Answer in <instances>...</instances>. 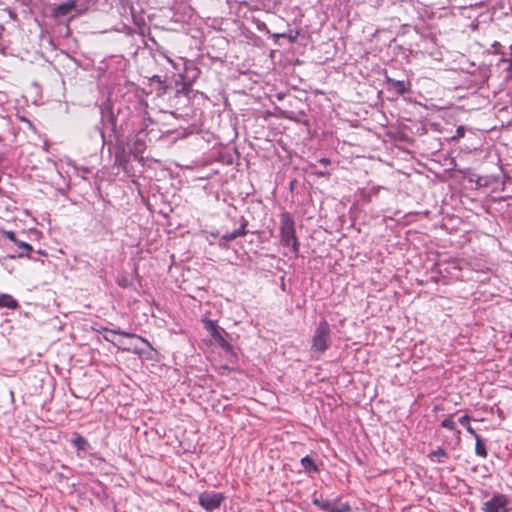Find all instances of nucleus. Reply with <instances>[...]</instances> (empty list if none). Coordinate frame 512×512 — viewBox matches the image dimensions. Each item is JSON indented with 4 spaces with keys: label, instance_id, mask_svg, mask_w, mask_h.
Returning a JSON list of instances; mask_svg holds the SVG:
<instances>
[{
    "label": "nucleus",
    "instance_id": "13",
    "mask_svg": "<svg viewBox=\"0 0 512 512\" xmlns=\"http://www.w3.org/2000/svg\"><path fill=\"white\" fill-rule=\"evenodd\" d=\"M459 423L463 425L467 432L472 435L473 437H477V432L474 430V428L470 425V417L468 415H464L461 418H459Z\"/></svg>",
    "mask_w": 512,
    "mask_h": 512
},
{
    "label": "nucleus",
    "instance_id": "26",
    "mask_svg": "<svg viewBox=\"0 0 512 512\" xmlns=\"http://www.w3.org/2000/svg\"><path fill=\"white\" fill-rule=\"evenodd\" d=\"M105 340H107V341H112V340H111V336H108V337H107V336H105Z\"/></svg>",
    "mask_w": 512,
    "mask_h": 512
},
{
    "label": "nucleus",
    "instance_id": "11",
    "mask_svg": "<svg viewBox=\"0 0 512 512\" xmlns=\"http://www.w3.org/2000/svg\"><path fill=\"white\" fill-rule=\"evenodd\" d=\"M247 223H243L238 229H235L234 231L227 233L223 236V239L226 241H232L236 239L237 237L245 236L247 234Z\"/></svg>",
    "mask_w": 512,
    "mask_h": 512
},
{
    "label": "nucleus",
    "instance_id": "1",
    "mask_svg": "<svg viewBox=\"0 0 512 512\" xmlns=\"http://www.w3.org/2000/svg\"><path fill=\"white\" fill-rule=\"evenodd\" d=\"M280 238L283 246L290 247L294 254L299 252L295 222L291 214L286 211L280 215Z\"/></svg>",
    "mask_w": 512,
    "mask_h": 512
},
{
    "label": "nucleus",
    "instance_id": "16",
    "mask_svg": "<svg viewBox=\"0 0 512 512\" xmlns=\"http://www.w3.org/2000/svg\"><path fill=\"white\" fill-rule=\"evenodd\" d=\"M104 330L109 332L110 334H119V335L127 337V338L138 337L141 341L149 344L148 341L145 340L144 338H142L141 336H136L135 334H132V333H128V332L121 331V330H109L107 328H105Z\"/></svg>",
    "mask_w": 512,
    "mask_h": 512
},
{
    "label": "nucleus",
    "instance_id": "2",
    "mask_svg": "<svg viewBox=\"0 0 512 512\" xmlns=\"http://www.w3.org/2000/svg\"><path fill=\"white\" fill-rule=\"evenodd\" d=\"M331 345V329L326 320L319 322L311 340V350L317 353H324Z\"/></svg>",
    "mask_w": 512,
    "mask_h": 512
},
{
    "label": "nucleus",
    "instance_id": "6",
    "mask_svg": "<svg viewBox=\"0 0 512 512\" xmlns=\"http://www.w3.org/2000/svg\"><path fill=\"white\" fill-rule=\"evenodd\" d=\"M205 328L221 348H223L226 351L232 350L231 344L222 336L217 324L214 321H207L205 324Z\"/></svg>",
    "mask_w": 512,
    "mask_h": 512
},
{
    "label": "nucleus",
    "instance_id": "19",
    "mask_svg": "<svg viewBox=\"0 0 512 512\" xmlns=\"http://www.w3.org/2000/svg\"><path fill=\"white\" fill-rule=\"evenodd\" d=\"M509 58H502L500 60L501 63H508L507 70L512 72V44L509 47Z\"/></svg>",
    "mask_w": 512,
    "mask_h": 512
},
{
    "label": "nucleus",
    "instance_id": "17",
    "mask_svg": "<svg viewBox=\"0 0 512 512\" xmlns=\"http://www.w3.org/2000/svg\"><path fill=\"white\" fill-rule=\"evenodd\" d=\"M453 417L454 415L451 414L449 416H447L442 422H441V426L445 429H448V430H455L456 429V423L455 421L453 420Z\"/></svg>",
    "mask_w": 512,
    "mask_h": 512
},
{
    "label": "nucleus",
    "instance_id": "15",
    "mask_svg": "<svg viewBox=\"0 0 512 512\" xmlns=\"http://www.w3.org/2000/svg\"><path fill=\"white\" fill-rule=\"evenodd\" d=\"M72 443L79 450L86 449L88 445L87 440L78 433L75 434V438L72 440Z\"/></svg>",
    "mask_w": 512,
    "mask_h": 512
},
{
    "label": "nucleus",
    "instance_id": "25",
    "mask_svg": "<svg viewBox=\"0 0 512 512\" xmlns=\"http://www.w3.org/2000/svg\"><path fill=\"white\" fill-rule=\"evenodd\" d=\"M433 410H434V411H439V410H441V406L436 405V406H434Z\"/></svg>",
    "mask_w": 512,
    "mask_h": 512
},
{
    "label": "nucleus",
    "instance_id": "14",
    "mask_svg": "<svg viewBox=\"0 0 512 512\" xmlns=\"http://www.w3.org/2000/svg\"><path fill=\"white\" fill-rule=\"evenodd\" d=\"M301 465L306 471H318L313 459L308 456L301 459Z\"/></svg>",
    "mask_w": 512,
    "mask_h": 512
},
{
    "label": "nucleus",
    "instance_id": "24",
    "mask_svg": "<svg viewBox=\"0 0 512 512\" xmlns=\"http://www.w3.org/2000/svg\"><path fill=\"white\" fill-rule=\"evenodd\" d=\"M319 162L325 166L330 164V160L328 158H321Z\"/></svg>",
    "mask_w": 512,
    "mask_h": 512
},
{
    "label": "nucleus",
    "instance_id": "3",
    "mask_svg": "<svg viewBox=\"0 0 512 512\" xmlns=\"http://www.w3.org/2000/svg\"><path fill=\"white\" fill-rule=\"evenodd\" d=\"M313 504L326 512H350L351 506L347 502H341L339 498L334 500L313 498Z\"/></svg>",
    "mask_w": 512,
    "mask_h": 512
},
{
    "label": "nucleus",
    "instance_id": "22",
    "mask_svg": "<svg viewBox=\"0 0 512 512\" xmlns=\"http://www.w3.org/2000/svg\"><path fill=\"white\" fill-rule=\"evenodd\" d=\"M17 244L19 245V247L25 249L27 251V254L32 251V246L28 243L18 241Z\"/></svg>",
    "mask_w": 512,
    "mask_h": 512
},
{
    "label": "nucleus",
    "instance_id": "5",
    "mask_svg": "<svg viewBox=\"0 0 512 512\" xmlns=\"http://www.w3.org/2000/svg\"><path fill=\"white\" fill-rule=\"evenodd\" d=\"M508 499L503 494L494 495L490 500L484 503L483 512H508Z\"/></svg>",
    "mask_w": 512,
    "mask_h": 512
},
{
    "label": "nucleus",
    "instance_id": "8",
    "mask_svg": "<svg viewBox=\"0 0 512 512\" xmlns=\"http://www.w3.org/2000/svg\"><path fill=\"white\" fill-rule=\"evenodd\" d=\"M76 4H77L76 0H68L64 3L57 5L53 9V16L61 17V16L68 15L76 7Z\"/></svg>",
    "mask_w": 512,
    "mask_h": 512
},
{
    "label": "nucleus",
    "instance_id": "20",
    "mask_svg": "<svg viewBox=\"0 0 512 512\" xmlns=\"http://www.w3.org/2000/svg\"><path fill=\"white\" fill-rule=\"evenodd\" d=\"M465 135V128L463 126H459L457 129H456V133L455 135L452 137V140H458L462 137H464Z\"/></svg>",
    "mask_w": 512,
    "mask_h": 512
},
{
    "label": "nucleus",
    "instance_id": "18",
    "mask_svg": "<svg viewBox=\"0 0 512 512\" xmlns=\"http://www.w3.org/2000/svg\"><path fill=\"white\" fill-rule=\"evenodd\" d=\"M300 34H301L300 29L289 30L287 32V39L289 40L290 43H295L297 41L298 37L300 36Z\"/></svg>",
    "mask_w": 512,
    "mask_h": 512
},
{
    "label": "nucleus",
    "instance_id": "21",
    "mask_svg": "<svg viewBox=\"0 0 512 512\" xmlns=\"http://www.w3.org/2000/svg\"><path fill=\"white\" fill-rule=\"evenodd\" d=\"M4 235L6 236V238H8L9 240L15 242V243H18V240L16 238V234L15 232L13 231H4Z\"/></svg>",
    "mask_w": 512,
    "mask_h": 512
},
{
    "label": "nucleus",
    "instance_id": "7",
    "mask_svg": "<svg viewBox=\"0 0 512 512\" xmlns=\"http://www.w3.org/2000/svg\"><path fill=\"white\" fill-rule=\"evenodd\" d=\"M386 83L388 85V89L394 90L397 94L403 95L406 92L410 91L411 83L409 80H395L389 76H386Z\"/></svg>",
    "mask_w": 512,
    "mask_h": 512
},
{
    "label": "nucleus",
    "instance_id": "23",
    "mask_svg": "<svg viewBox=\"0 0 512 512\" xmlns=\"http://www.w3.org/2000/svg\"><path fill=\"white\" fill-rule=\"evenodd\" d=\"M273 40L276 42L279 38H287V33H275L273 34Z\"/></svg>",
    "mask_w": 512,
    "mask_h": 512
},
{
    "label": "nucleus",
    "instance_id": "10",
    "mask_svg": "<svg viewBox=\"0 0 512 512\" xmlns=\"http://www.w3.org/2000/svg\"><path fill=\"white\" fill-rule=\"evenodd\" d=\"M428 458L432 461V462H435V463H442L444 462L445 459L448 458V453L446 452L445 449L443 448H437L436 450L434 451H431L429 454H428Z\"/></svg>",
    "mask_w": 512,
    "mask_h": 512
},
{
    "label": "nucleus",
    "instance_id": "12",
    "mask_svg": "<svg viewBox=\"0 0 512 512\" xmlns=\"http://www.w3.org/2000/svg\"><path fill=\"white\" fill-rule=\"evenodd\" d=\"M474 438L476 440V443H475L476 455L481 458H486L488 455V452H487V448H486L484 441L482 440V438L479 435H477V437H474Z\"/></svg>",
    "mask_w": 512,
    "mask_h": 512
},
{
    "label": "nucleus",
    "instance_id": "9",
    "mask_svg": "<svg viewBox=\"0 0 512 512\" xmlns=\"http://www.w3.org/2000/svg\"><path fill=\"white\" fill-rule=\"evenodd\" d=\"M19 307L18 301L10 294H0V308L15 310Z\"/></svg>",
    "mask_w": 512,
    "mask_h": 512
},
{
    "label": "nucleus",
    "instance_id": "4",
    "mask_svg": "<svg viewBox=\"0 0 512 512\" xmlns=\"http://www.w3.org/2000/svg\"><path fill=\"white\" fill-rule=\"evenodd\" d=\"M225 500V496L223 493L214 492V491H206L199 495L198 502L206 511H213L218 509L223 501Z\"/></svg>",
    "mask_w": 512,
    "mask_h": 512
},
{
    "label": "nucleus",
    "instance_id": "27",
    "mask_svg": "<svg viewBox=\"0 0 512 512\" xmlns=\"http://www.w3.org/2000/svg\"><path fill=\"white\" fill-rule=\"evenodd\" d=\"M105 340H107V341H112V340H111V336H108V337H107V336H105Z\"/></svg>",
    "mask_w": 512,
    "mask_h": 512
}]
</instances>
